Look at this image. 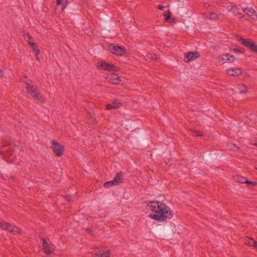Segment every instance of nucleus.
<instances>
[{"mask_svg": "<svg viewBox=\"0 0 257 257\" xmlns=\"http://www.w3.org/2000/svg\"><path fill=\"white\" fill-rule=\"evenodd\" d=\"M150 210L153 212L149 217L158 221L162 222L173 216V212L165 203L159 201H152L148 204Z\"/></svg>", "mask_w": 257, "mask_h": 257, "instance_id": "obj_1", "label": "nucleus"}, {"mask_svg": "<svg viewBox=\"0 0 257 257\" xmlns=\"http://www.w3.org/2000/svg\"><path fill=\"white\" fill-rule=\"evenodd\" d=\"M22 81L24 83V88L26 89L27 93L31 95L35 99L39 100L41 103L45 102V99L40 94L37 87L34 84L33 82L30 80L22 79Z\"/></svg>", "mask_w": 257, "mask_h": 257, "instance_id": "obj_2", "label": "nucleus"}, {"mask_svg": "<svg viewBox=\"0 0 257 257\" xmlns=\"http://www.w3.org/2000/svg\"><path fill=\"white\" fill-rule=\"evenodd\" d=\"M123 175V172L122 171L119 172L116 174V176L114 177L112 180L106 182L104 184V187L108 188L112 186H116L118 184L122 183Z\"/></svg>", "mask_w": 257, "mask_h": 257, "instance_id": "obj_3", "label": "nucleus"}, {"mask_svg": "<svg viewBox=\"0 0 257 257\" xmlns=\"http://www.w3.org/2000/svg\"><path fill=\"white\" fill-rule=\"evenodd\" d=\"M0 229L4 230H7L14 234H20L21 230L16 226H14L11 224L6 223L4 220L0 219Z\"/></svg>", "mask_w": 257, "mask_h": 257, "instance_id": "obj_4", "label": "nucleus"}, {"mask_svg": "<svg viewBox=\"0 0 257 257\" xmlns=\"http://www.w3.org/2000/svg\"><path fill=\"white\" fill-rule=\"evenodd\" d=\"M96 66L97 69L99 70L108 71H115L117 70L115 65L102 60L99 61Z\"/></svg>", "mask_w": 257, "mask_h": 257, "instance_id": "obj_5", "label": "nucleus"}, {"mask_svg": "<svg viewBox=\"0 0 257 257\" xmlns=\"http://www.w3.org/2000/svg\"><path fill=\"white\" fill-rule=\"evenodd\" d=\"M52 147L51 148L54 154L58 157L62 156L64 152V146L60 143H57L55 141H51Z\"/></svg>", "mask_w": 257, "mask_h": 257, "instance_id": "obj_6", "label": "nucleus"}, {"mask_svg": "<svg viewBox=\"0 0 257 257\" xmlns=\"http://www.w3.org/2000/svg\"><path fill=\"white\" fill-rule=\"evenodd\" d=\"M109 51L116 56H121L125 54L126 49L123 47H120L115 44H111L109 46Z\"/></svg>", "mask_w": 257, "mask_h": 257, "instance_id": "obj_7", "label": "nucleus"}, {"mask_svg": "<svg viewBox=\"0 0 257 257\" xmlns=\"http://www.w3.org/2000/svg\"><path fill=\"white\" fill-rule=\"evenodd\" d=\"M218 62L220 65H222L225 63H231L235 60V57L232 55L226 54L222 55L218 57Z\"/></svg>", "mask_w": 257, "mask_h": 257, "instance_id": "obj_8", "label": "nucleus"}, {"mask_svg": "<svg viewBox=\"0 0 257 257\" xmlns=\"http://www.w3.org/2000/svg\"><path fill=\"white\" fill-rule=\"evenodd\" d=\"M41 240L42 241V248L44 252L47 255H50L54 251V249L51 247L48 241L44 238H41Z\"/></svg>", "mask_w": 257, "mask_h": 257, "instance_id": "obj_9", "label": "nucleus"}, {"mask_svg": "<svg viewBox=\"0 0 257 257\" xmlns=\"http://www.w3.org/2000/svg\"><path fill=\"white\" fill-rule=\"evenodd\" d=\"M199 57V54L197 52H189L185 54V58L184 59L185 62H189L197 59Z\"/></svg>", "mask_w": 257, "mask_h": 257, "instance_id": "obj_10", "label": "nucleus"}, {"mask_svg": "<svg viewBox=\"0 0 257 257\" xmlns=\"http://www.w3.org/2000/svg\"><path fill=\"white\" fill-rule=\"evenodd\" d=\"M226 73L232 76H238L242 73V70L240 68L231 67L226 70Z\"/></svg>", "mask_w": 257, "mask_h": 257, "instance_id": "obj_11", "label": "nucleus"}, {"mask_svg": "<svg viewBox=\"0 0 257 257\" xmlns=\"http://www.w3.org/2000/svg\"><path fill=\"white\" fill-rule=\"evenodd\" d=\"M234 180L236 182L240 183H246L248 185H255L256 183L253 182L249 181L247 180V179L244 177H242L240 175H235L234 176Z\"/></svg>", "mask_w": 257, "mask_h": 257, "instance_id": "obj_12", "label": "nucleus"}, {"mask_svg": "<svg viewBox=\"0 0 257 257\" xmlns=\"http://www.w3.org/2000/svg\"><path fill=\"white\" fill-rule=\"evenodd\" d=\"M242 11L253 20H257V14L253 8L247 7L242 9Z\"/></svg>", "mask_w": 257, "mask_h": 257, "instance_id": "obj_13", "label": "nucleus"}, {"mask_svg": "<svg viewBox=\"0 0 257 257\" xmlns=\"http://www.w3.org/2000/svg\"><path fill=\"white\" fill-rule=\"evenodd\" d=\"M107 79L109 82L113 84H118L120 82L119 77L115 73H111L108 75Z\"/></svg>", "mask_w": 257, "mask_h": 257, "instance_id": "obj_14", "label": "nucleus"}, {"mask_svg": "<svg viewBox=\"0 0 257 257\" xmlns=\"http://www.w3.org/2000/svg\"><path fill=\"white\" fill-rule=\"evenodd\" d=\"M227 9L228 11L231 12L232 14H233V15H234L235 16H238L239 18H243V14L240 13L239 12L238 9L235 6H233V7L228 6L227 7Z\"/></svg>", "mask_w": 257, "mask_h": 257, "instance_id": "obj_15", "label": "nucleus"}, {"mask_svg": "<svg viewBox=\"0 0 257 257\" xmlns=\"http://www.w3.org/2000/svg\"><path fill=\"white\" fill-rule=\"evenodd\" d=\"M237 40L240 41L243 45L244 46L248 47L249 49L250 48L252 43L253 41L251 40H249L248 39H245L241 38L240 36H237L236 37Z\"/></svg>", "mask_w": 257, "mask_h": 257, "instance_id": "obj_16", "label": "nucleus"}, {"mask_svg": "<svg viewBox=\"0 0 257 257\" xmlns=\"http://www.w3.org/2000/svg\"><path fill=\"white\" fill-rule=\"evenodd\" d=\"M110 253L108 250L100 251L97 250L93 253V257H109Z\"/></svg>", "mask_w": 257, "mask_h": 257, "instance_id": "obj_17", "label": "nucleus"}, {"mask_svg": "<svg viewBox=\"0 0 257 257\" xmlns=\"http://www.w3.org/2000/svg\"><path fill=\"white\" fill-rule=\"evenodd\" d=\"M120 106V102L119 101L115 100L112 104H108L106 106V109L110 110L111 109H117Z\"/></svg>", "mask_w": 257, "mask_h": 257, "instance_id": "obj_18", "label": "nucleus"}, {"mask_svg": "<svg viewBox=\"0 0 257 257\" xmlns=\"http://www.w3.org/2000/svg\"><path fill=\"white\" fill-rule=\"evenodd\" d=\"M237 89L241 93L246 92L248 90L247 87L243 83L238 84Z\"/></svg>", "mask_w": 257, "mask_h": 257, "instance_id": "obj_19", "label": "nucleus"}, {"mask_svg": "<svg viewBox=\"0 0 257 257\" xmlns=\"http://www.w3.org/2000/svg\"><path fill=\"white\" fill-rule=\"evenodd\" d=\"M29 45L32 47L33 51L36 52V56H38L40 53V50L38 48L36 44L32 41H30Z\"/></svg>", "mask_w": 257, "mask_h": 257, "instance_id": "obj_20", "label": "nucleus"}, {"mask_svg": "<svg viewBox=\"0 0 257 257\" xmlns=\"http://www.w3.org/2000/svg\"><path fill=\"white\" fill-rule=\"evenodd\" d=\"M206 17L210 20H215L218 19V15L214 13H210Z\"/></svg>", "mask_w": 257, "mask_h": 257, "instance_id": "obj_21", "label": "nucleus"}, {"mask_svg": "<svg viewBox=\"0 0 257 257\" xmlns=\"http://www.w3.org/2000/svg\"><path fill=\"white\" fill-rule=\"evenodd\" d=\"M245 243L250 246H253L254 247L255 245L257 244V242H256L254 239L252 238H248Z\"/></svg>", "mask_w": 257, "mask_h": 257, "instance_id": "obj_22", "label": "nucleus"}, {"mask_svg": "<svg viewBox=\"0 0 257 257\" xmlns=\"http://www.w3.org/2000/svg\"><path fill=\"white\" fill-rule=\"evenodd\" d=\"M146 57L148 59L154 60L157 59V56L155 54H152L148 53L146 55Z\"/></svg>", "mask_w": 257, "mask_h": 257, "instance_id": "obj_23", "label": "nucleus"}, {"mask_svg": "<svg viewBox=\"0 0 257 257\" xmlns=\"http://www.w3.org/2000/svg\"><path fill=\"white\" fill-rule=\"evenodd\" d=\"M228 148L232 151H236L237 149L239 148L238 146H237L236 145L233 144H230L228 145Z\"/></svg>", "mask_w": 257, "mask_h": 257, "instance_id": "obj_24", "label": "nucleus"}, {"mask_svg": "<svg viewBox=\"0 0 257 257\" xmlns=\"http://www.w3.org/2000/svg\"><path fill=\"white\" fill-rule=\"evenodd\" d=\"M249 49L254 52L257 53V45H256L254 42H253Z\"/></svg>", "mask_w": 257, "mask_h": 257, "instance_id": "obj_25", "label": "nucleus"}, {"mask_svg": "<svg viewBox=\"0 0 257 257\" xmlns=\"http://www.w3.org/2000/svg\"><path fill=\"white\" fill-rule=\"evenodd\" d=\"M170 13L169 11L165 12L164 13V17L166 21H168L170 19Z\"/></svg>", "mask_w": 257, "mask_h": 257, "instance_id": "obj_26", "label": "nucleus"}, {"mask_svg": "<svg viewBox=\"0 0 257 257\" xmlns=\"http://www.w3.org/2000/svg\"><path fill=\"white\" fill-rule=\"evenodd\" d=\"M193 135L195 137H198V136H202L203 135L202 133L201 132H197L196 131H193L192 132Z\"/></svg>", "mask_w": 257, "mask_h": 257, "instance_id": "obj_27", "label": "nucleus"}, {"mask_svg": "<svg viewBox=\"0 0 257 257\" xmlns=\"http://www.w3.org/2000/svg\"><path fill=\"white\" fill-rule=\"evenodd\" d=\"M67 2V0H57V4L58 5H64Z\"/></svg>", "mask_w": 257, "mask_h": 257, "instance_id": "obj_28", "label": "nucleus"}, {"mask_svg": "<svg viewBox=\"0 0 257 257\" xmlns=\"http://www.w3.org/2000/svg\"><path fill=\"white\" fill-rule=\"evenodd\" d=\"M166 7L165 6H164L162 5H159L157 6V8L160 10H163L165 8H166Z\"/></svg>", "mask_w": 257, "mask_h": 257, "instance_id": "obj_29", "label": "nucleus"}, {"mask_svg": "<svg viewBox=\"0 0 257 257\" xmlns=\"http://www.w3.org/2000/svg\"><path fill=\"white\" fill-rule=\"evenodd\" d=\"M26 35H27V37L28 38V42H29V43L30 41H32V37L28 33H26Z\"/></svg>", "mask_w": 257, "mask_h": 257, "instance_id": "obj_30", "label": "nucleus"}, {"mask_svg": "<svg viewBox=\"0 0 257 257\" xmlns=\"http://www.w3.org/2000/svg\"><path fill=\"white\" fill-rule=\"evenodd\" d=\"M65 197L66 198V199L68 201L71 200V196L70 195H66Z\"/></svg>", "mask_w": 257, "mask_h": 257, "instance_id": "obj_31", "label": "nucleus"}, {"mask_svg": "<svg viewBox=\"0 0 257 257\" xmlns=\"http://www.w3.org/2000/svg\"><path fill=\"white\" fill-rule=\"evenodd\" d=\"M4 76V72L3 71L0 69V77H2Z\"/></svg>", "mask_w": 257, "mask_h": 257, "instance_id": "obj_32", "label": "nucleus"}, {"mask_svg": "<svg viewBox=\"0 0 257 257\" xmlns=\"http://www.w3.org/2000/svg\"><path fill=\"white\" fill-rule=\"evenodd\" d=\"M234 51H235V52H242V51L239 50V49H234Z\"/></svg>", "mask_w": 257, "mask_h": 257, "instance_id": "obj_33", "label": "nucleus"}, {"mask_svg": "<svg viewBox=\"0 0 257 257\" xmlns=\"http://www.w3.org/2000/svg\"><path fill=\"white\" fill-rule=\"evenodd\" d=\"M24 36L25 37V38L27 37V35H26V33L25 34Z\"/></svg>", "mask_w": 257, "mask_h": 257, "instance_id": "obj_34", "label": "nucleus"}, {"mask_svg": "<svg viewBox=\"0 0 257 257\" xmlns=\"http://www.w3.org/2000/svg\"><path fill=\"white\" fill-rule=\"evenodd\" d=\"M254 145H255V146L257 147V143L255 144Z\"/></svg>", "mask_w": 257, "mask_h": 257, "instance_id": "obj_35", "label": "nucleus"}]
</instances>
